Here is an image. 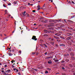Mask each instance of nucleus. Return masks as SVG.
Instances as JSON below:
<instances>
[{"label":"nucleus","instance_id":"9b49d317","mask_svg":"<svg viewBox=\"0 0 75 75\" xmlns=\"http://www.w3.org/2000/svg\"><path fill=\"white\" fill-rule=\"evenodd\" d=\"M60 46H62V47H65V45H64V44H60Z\"/></svg>","mask_w":75,"mask_h":75},{"label":"nucleus","instance_id":"423d86ee","mask_svg":"<svg viewBox=\"0 0 75 75\" xmlns=\"http://www.w3.org/2000/svg\"><path fill=\"white\" fill-rule=\"evenodd\" d=\"M71 38H72V37H68L67 38V40H71Z\"/></svg>","mask_w":75,"mask_h":75},{"label":"nucleus","instance_id":"37998d69","mask_svg":"<svg viewBox=\"0 0 75 75\" xmlns=\"http://www.w3.org/2000/svg\"><path fill=\"white\" fill-rule=\"evenodd\" d=\"M3 6L4 7H6V6H5V5H4V4Z\"/></svg>","mask_w":75,"mask_h":75},{"label":"nucleus","instance_id":"69168bd1","mask_svg":"<svg viewBox=\"0 0 75 75\" xmlns=\"http://www.w3.org/2000/svg\"><path fill=\"white\" fill-rule=\"evenodd\" d=\"M7 75H11V74H9L8 73H7Z\"/></svg>","mask_w":75,"mask_h":75},{"label":"nucleus","instance_id":"7ed1b4c3","mask_svg":"<svg viewBox=\"0 0 75 75\" xmlns=\"http://www.w3.org/2000/svg\"><path fill=\"white\" fill-rule=\"evenodd\" d=\"M56 36H57V37H59L60 35H61V34L59 33H57L56 34H54Z\"/></svg>","mask_w":75,"mask_h":75},{"label":"nucleus","instance_id":"7c9ffc66","mask_svg":"<svg viewBox=\"0 0 75 75\" xmlns=\"http://www.w3.org/2000/svg\"><path fill=\"white\" fill-rule=\"evenodd\" d=\"M41 22H43V23H45V20H42L41 21Z\"/></svg>","mask_w":75,"mask_h":75},{"label":"nucleus","instance_id":"e433bc0d","mask_svg":"<svg viewBox=\"0 0 75 75\" xmlns=\"http://www.w3.org/2000/svg\"><path fill=\"white\" fill-rule=\"evenodd\" d=\"M33 70L35 71H37V69H33Z\"/></svg>","mask_w":75,"mask_h":75},{"label":"nucleus","instance_id":"a19ab883","mask_svg":"<svg viewBox=\"0 0 75 75\" xmlns=\"http://www.w3.org/2000/svg\"><path fill=\"white\" fill-rule=\"evenodd\" d=\"M62 69H65V67H62Z\"/></svg>","mask_w":75,"mask_h":75},{"label":"nucleus","instance_id":"c9c22d12","mask_svg":"<svg viewBox=\"0 0 75 75\" xmlns=\"http://www.w3.org/2000/svg\"><path fill=\"white\" fill-rule=\"evenodd\" d=\"M52 29L51 28H47V30H52Z\"/></svg>","mask_w":75,"mask_h":75},{"label":"nucleus","instance_id":"58836bf2","mask_svg":"<svg viewBox=\"0 0 75 75\" xmlns=\"http://www.w3.org/2000/svg\"><path fill=\"white\" fill-rule=\"evenodd\" d=\"M32 12H33V13H35V10H33Z\"/></svg>","mask_w":75,"mask_h":75},{"label":"nucleus","instance_id":"393cba45","mask_svg":"<svg viewBox=\"0 0 75 75\" xmlns=\"http://www.w3.org/2000/svg\"><path fill=\"white\" fill-rule=\"evenodd\" d=\"M75 17V15H73V16H71V18H74Z\"/></svg>","mask_w":75,"mask_h":75},{"label":"nucleus","instance_id":"39448f33","mask_svg":"<svg viewBox=\"0 0 75 75\" xmlns=\"http://www.w3.org/2000/svg\"><path fill=\"white\" fill-rule=\"evenodd\" d=\"M70 55H72V56H74L75 55V54L73 52H71L70 53Z\"/></svg>","mask_w":75,"mask_h":75},{"label":"nucleus","instance_id":"bf43d9fd","mask_svg":"<svg viewBox=\"0 0 75 75\" xmlns=\"http://www.w3.org/2000/svg\"><path fill=\"white\" fill-rule=\"evenodd\" d=\"M4 70H2L1 71V72H4Z\"/></svg>","mask_w":75,"mask_h":75},{"label":"nucleus","instance_id":"20e7f679","mask_svg":"<svg viewBox=\"0 0 75 75\" xmlns=\"http://www.w3.org/2000/svg\"><path fill=\"white\" fill-rule=\"evenodd\" d=\"M54 38H55V39H56L57 40H59L60 39V38H59V37L56 36H54Z\"/></svg>","mask_w":75,"mask_h":75},{"label":"nucleus","instance_id":"ea45409f","mask_svg":"<svg viewBox=\"0 0 75 75\" xmlns=\"http://www.w3.org/2000/svg\"><path fill=\"white\" fill-rule=\"evenodd\" d=\"M62 75H67V74H65V73H62Z\"/></svg>","mask_w":75,"mask_h":75},{"label":"nucleus","instance_id":"2eb2a0df","mask_svg":"<svg viewBox=\"0 0 75 75\" xmlns=\"http://www.w3.org/2000/svg\"><path fill=\"white\" fill-rule=\"evenodd\" d=\"M48 64H52V62L50 61H48Z\"/></svg>","mask_w":75,"mask_h":75},{"label":"nucleus","instance_id":"cd10ccee","mask_svg":"<svg viewBox=\"0 0 75 75\" xmlns=\"http://www.w3.org/2000/svg\"><path fill=\"white\" fill-rule=\"evenodd\" d=\"M43 18H44L43 17H41L40 18V20H42V19H43Z\"/></svg>","mask_w":75,"mask_h":75},{"label":"nucleus","instance_id":"ddd939ff","mask_svg":"<svg viewBox=\"0 0 75 75\" xmlns=\"http://www.w3.org/2000/svg\"><path fill=\"white\" fill-rule=\"evenodd\" d=\"M50 44H51V45H54V42H50Z\"/></svg>","mask_w":75,"mask_h":75},{"label":"nucleus","instance_id":"1a4fd4ad","mask_svg":"<svg viewBox=\"0 0 75 75\" xmlns=\"http://www.w3.org/2000/svg\"><path fill=\"white\" fill-rule=\"evenodd\" d=\"M71 59L73 60H74V59H75V57H73V56H71Z\"/></svg>","mask_w":75,"mask_h":75},{"label":"nucleus","instance_id":"aec40b11","mask_svg":"<svg viewBox=\"0 0 75 75\" xmlns=\"http://www.w3.org/2000/svg\"><path fill=\"white\" fill-rule=\"evenodd\" d=\"M69 60L68 59H66V61L67 62H69Z\"/></svg>","mask_w":75,"mask_h":75},{"label":"nucleus","instance_id":"4d7b16f0","mask_svg":"<svg viewBox=\"0 0 75 75\" xmlns=\"http://www.w3.org/2000/svg\"><path fill=\"white\" fill-rule=\"evenodd\" d=\"M16 71H17V72H18V69H16Z\"/></svg>","mask_w":75,"mask_h":75},{"label":"nucleus","instance_id":"09e8293b","mask_svg":"<svg viewBox=\"0 0 75 75\" xmlns=\"http://www.w3.org/2000/svg\"><path fill=\"white\" fill-rule=\"evenodd\" d=\"M46 59H49V57H48L47 56L46 57Z\"/></svg>","mask_w":75,"mask_h":75},{"label":"nucleus","instance_id":"338daca9","mask_svg":"<svg viewBox=\"0 0 75 75\" xmlns=\"http://www.w3.org/2000/svg\"><path fill=\"white\" fill-rule=\"evenodd\" d=\"M9 17L11 16V15L9 14Z\"/></svg>","mask_w":75,"mask_h":75},{"label":"nucleus","instance_id":"72a5a7b5","mask_svg":"<svg viewBox=\"0 0 75 75\" xmlns=\"http://www.w3.org/2000/svg\"><path fill=\"white\" fill-rule=\"evenodd\" d=\"M32 54V55H35V52H33Z\"/></svg>","mask_w":75,"mask_h":75},{"label":"nucleus","instance_id":"f257e3e1","mask_svg":"<svg viewBox=\"0 0 75 75\" xmlns=\"http://www.w3.org/2000/svg\"><path fill=\"white\" fill-rule=\"evenodd\" d=\"M31 39L34 40V41H37V38H36L35 36H33Z\"/></svg>","mask_w":75,"mask_h":75},{"label":"nucleus","instance_id":"774afa93","mask_svg":"<svg viewBox=\"0 0 75 75\" xmlns=\"http://www.w3.org/2000/svg\"><path fill=\"white\" fill-rule=\"evenodd\" d=\"M30 6H33V4H30Z\"/></svg>","mask_w":75,"mask_h":75},{"label":"nucleus","instance_id":"864d4df0","mask_svg":"<svg viewBox=\"0 0 75 75\" xmlns=\"http://www.w3.org/2000/svg\"><path fill=\"white\" fill-rule=\"evenodd\" d=\"M7 67V65H5L4 66L5 67Z\"/></svg>","mask_w":75,"mask_h":75},{"label":"nucleus","instance_id":"052dcab7","mask_svg":"<svg viewBox=\"0 0 75 75\" xmlns=\"http://www.w3.org/2000/svg\"><path fill=\"white\" fill-rule=\"evenodd\" d=\"M37 25V24H36V23H34V25Z\"/></svg>","mask_w":75,"mask_h":75},{"label":"nucleus","instance_id":"6e6552de","mask_svg":"<svg viewBox=\"0 0 75 75\" xmlns=\"http://www.w3.org/2000/svg\"><path fill=\"white\" fill-rule=\"evenodd\" d=\"M69 67H71V68L73 67V65H72V64H69Z\"/></svg>","mask_w":75,"mask_h":75},{"label":"nucleus","instance_id":"5fc2aeb1","mask_svg":"<svg viewBox=\"0 0 75 75\" xmlns=\"http://www.w3.org/2000/svg\"><path fill=\"white\" fill-rule=\"evenodd\" d=\"M19 53H21V51H19Z\"/></svg>","mask_w":75,"mask_h":75},{"label":"nucleus","instance_id":"4be33fe9","mask_svg":"<svg viewBox=\"0 0 75 75\" xmlns=\"http://www.w3.org/2000/svg\"><path fill=\"white\" fill-rule=\"evenodd\" d=\"M48 72L46 70L45 71V74H48Z\"/></svg>","mask_w":75,"mask_h":75},{"label":"nucleus","instance_id":"dca6fc26","mask_svg":"<svg viewBox=\"0 0 75 75\" xmlns=\"http://www.w3.org/2000/svg\"><path fill=\"white\" fill-rule=\"evenodd\" d=\"M57 41L58 42H61V40H59V39H57Z\"/></svg>","mask_w":75,"mask_h":75},{"label":"nucleus","instance_id":"0e129e2a","mask_svg":"<svg viewBox=\"0 0 75 75\" xmlns=\"http://www.w3.org/2000/svg\"><path fill=\"white\" fill-rule=\"evenodd\" d=\"M7 0H4V1H5V2H6V1H7Z\"/></svg>","mask_w":75,"mask_h":75},{"label":"nucleus","instance_id":"f704fd0d","mask_svg":"<svg viewBox=\"0 0 75 75\" xmlns=\"http://www.w3.org/2000/svg\"><path fill=\"white\" fill-rule=\"evenodd\" d=\"M69 21L70 22H71V23H73L74 22L73 21H72L71 20H69Z\"/></svg>","mask_w":75,"mask_h":75},{"label":"nucleus","instance_id":"412c9836","mask_svg":"<svg viewBox=\"0 0 75 75\" xmlns=\"http://www.w3.org/2000/svg\"><path fill=\"white\" fill-rule=\"evenodd\" d=\"M26 16V17H30V16L29 15V14H27L25 15Z\"/></svg>","mask_w":75,"mask_h":75},{"label":"nucleus","instance_id":"4c0bfd02","mask_svg":"<svg viewBox=\"0 0 75 75\" xmlns=\"http://www.w3.org/2000/svg\"><path fill=\"white\" fill-rule=\"evenodd\" d=\"M11 3H8V6H11Z\"/></svg>","mask_w":75,"mask_h":75},{"label":"nucleus","instance_id":"6e6d98bb","mask_svg":"<svg viewBox=\"0 0 75 75\" xmlns=\"http://www.w3.org/2000/svg\"><path fill=\"white\" fill-rule=\"evenodd\" d=\"M12 68H14V66L13 65H12Z\"/></svg>","mask_w":75,"mask_h":75},{"label":"nucleus","instance_id":"79ce46f5","mask_svg":"<svg viewBox=\"0 0 75 75\" xmlns=\"http://www.w3.org/2000/svg\"><path fill=\"white\" fill-rule=\"evenodd\" d=\"M47 52H45V55H47Z\"/></svg>","mask_w":75,"mask_h":75},{"label":"nucleus","instance_id":"e2e57ef3","mask_svg":"<svg viewBox=\"0 0 75 75\" xmlns=\"http://www.w3.org/2000/svg\"><path fill=\"white\" fill-rule=\"evenodd\" d=\"M61 20H58L57 21H60Z\"/></svg>","mask_w":75,"mask_h":75},{"label":"nucleus","instance_id":"a878e982","mask_svg":"<svg viewBox=\"0 0 75 75\" xmlns=\"http://www.w3.org/2000/svg\"><path fill=\"white\" fill-rule=\"evenodd\" d=\"M47 69L48 71H51V69L50 68H47Z\"/></svg>","mask_w":75,"mask_h":75},{"label":"nucleus","instance_id":"603ef678","mask_svg":"<svg viewBox=\"0 0 75 75\" xmlns=\"http://www.w3.org/2000/svg\"><path fill=\"white\" fill-rule=\"evenodd\" d=\"M71 2L72 3H73V4H75V3H74V1H71Z\"/></svg>","mask_w":75,"mask_h":75},{"label":"nucleus","instance_id":"c85d7f7f","mask_svg":"<svg viewBox=\"0 0 75 75\" xmlns=\"http://www.w3.org/2000/svg\"><path fill=\"white\" fill-rule=\"evenodd\" d=\"M61 62L62 63H64V62H65V61L64 60H62Z\"/></svg>","mask_w":75,"mask_h":75},{"label":"nucleus","instance_id":"473e14b6","mask_svg":"<svg viewBox=\"0 0 75 75\" xmlns=\"http://www.w3.org/2000/svg\"><path fill=\"white\" fill-rule=\"evenodd\" d=\"M65 55H66V56H69V54H65Z\"/></svg>","mask_w":75,"mask_h":75},{"label":"nucleus","instance_id":"f3484780","mask_svg":"<svg viewBox=\"0 0 75 75\" xmlns=\"http://www.w3.org/2000/svg\"><path fill=\"white\" fill-rule=\"evenodd\" d=\"M8 54H9V56H11L12 55H13V54H11V53H9Z\"/></svg>","mask_w":75,"mask_h":75},{"label":"nucleus","instance_id":"5701e85b","mask_svg":"<svg viewBox=\"0 0 75 75\" xmlns=\"http://www.w3.org/2000/svg\"><path fill=\"white\" fill-rule=\"evenodd\" d=\"M13 3L14 4H17V2L16 1H14L13 2Z\"/></svg>","mask_w":75,"mask_h":75},{"label":"nucleus","instance_id":"13d9d810","mask_svg":"<svg viewBox=\"0 0 75 75\" xmlns=\"http://www.w3.org/2000/svg\"><path fill=\"white\" fill-rule=\"evenodd\" d=\"M13 70H14V71H16V69H13Z\"/></svg>","mask_w":75,"mask_h":75},{"label":"nucleus","instance_id":"0eeeda50","mask_svg":"<svg viewBox=\"0 0 75 75\" xmlns=\"http://www.w3.org/2000/svg\"><path fill=\"white\" fill-rule=\"evenodd\" d=\"M50 23H53V22H54V20H50L49 21Z\"/></svg>","mask_w":75,"mask_h":75},{"label":"nucleus","instance_id":"bb28decb","mask_svg":"<svg viewBox=\"0 0 75 75\" xmlns=\"http://www.w3.org/2000/svg\"><path fill=\"white\" fill-rule=\"evenodd\" d=\"M54 61H55V62H58V61H59L58 60V59H57L56 60H54Z\"/></svg>","mask_w":75,"mask_h":75},{"label":"nucleus","instance_id":"49530a36","mask_svg":"<svg viewBox=\"0 0 75 75\" xmlns=\"http://www.w3.org/2000/svg\"><path fill=\"white\" fill-rule=\"evenodd\" d=\"M50 24H51L52 25H54V24L53 23H50Z\"/></svg>","mask_w":75,"mask_h":75},{"label":"nucleus","instance_id":"9d476101","mask_svg":"<svg viewBox=\"0 0 75 75\" xmlns=\"http://www.w3.org/2000/svg\"><path fill=\"white\" fill-rule=\"evenodd\" d=\"M45 23H47L48 22V20L45 19Z\"/></svg>","mask_w":75,"mask_h":75},{"label":"nucleus","instance_id":"6ab92c4d","mask_svg":"<svg viewBox=\"0 0 75 75\" xmlns=\"http://www.w3.org/2000/svg\"><path fill=\"white\" fill-rule=\"evenodd\" d=\"M7 72L8 73L9 72H11V70L10 69H8L7 70Z\"/></svg>","mask_w":75,"mask_h":75},{"label":"nucleus","instance_id":"a211bd4d","mask_svg":"<svg viewBox=\"0 0 75 75\" xmlns=\"http://www.w3.org/2000/svg\"><path fill=\"white\" fill-rule=\"evenodd\" d=\"M44 36L45 37H48V35L46 34L44 35Z\"/></svg>","mask_w":75,"mask_h":75},{"label":"nucleus","instance_id":"c03bdc74","mask_svg":"<svg viewBox=\"0 0 75 75\" xmlns=\"http://www.w3.org/2000/svg\"><path fill=\"white\" fill-rule=\"evenodd\" d=\"M11 51H12V52H14V49L12 50Z\"/></svg>","mask_w":75,"mask_h":75},{"label":"nucleus","instance_id":"b1692460","mask_svg":"<svg viewBox=\"0 0 75 75\" xmlns=\"http://www.w3.org/2000/svg\"><path fill=\"white\" fill-rule=\"evenodd\" d=\"M26 13V11H24V12L23 13V15H25V14Z\"/></svg>","mask_w":75,"mask_h":75},{"label":"nucleus","instance_id":"f03ea898","mask_svg":"<svg viewBox=\"0 0 75 75\" xmlns=\"http://www.w3.org/2000/svg\"><path fill=\"white\" fill-rule=\"evenodd\" d=\"M44 32L45 34H49L51 32V31H49L48 30H44Z\"/></svg>","mask_w":75,"mask_h":75},{"label":"nucleus","instance_id":"8fccbe9b","mask_svg":"<svg viewBox=\"0 0 75 75\" xmlns=\"http://www.w3.org/2000/svg\"><path fill=\"white\" fill-rule=\"evenodd\" d=\"M18 74L19 75H21V74L20 73V72H18Z\"/></svg>","mask_w":75,"mask_h":75},{"label":"nucleus","instance_id":"de8ad7c7","mask_svg":"<svg viewBox=\"0 0 75 75\" xmlns=\"http://www.w3.org/2000/svg\"><path fill=\"white\" fill-rule=\"evenodd\" d=\"M57 47H58V45L57 44H56L55 45Z\"/></svg>","mask_w":75,"mask_h":75},{"label":"nucleus","instance_id":"a18cd8bd","mask_svg":"<svg viewBox=\"0 0 75 75\" xmlns=\"http://www.w3.org/2000/svg\"><path fill=\"white\" fill-rule=\"evenodd\" d=\"M37 7L38 8H40V6L39 5H38V6H37Z\"/></svg>","mask_w":75,"mask_h":75},{"label":"nucleus","instance_id":"2f4dec72","mask_svg":"<svg viewBox=\"0 0 75 75\" xmlns=\"http://www.w3.org/2000/svg\"><path fill=\"white\" fill-rule=\"evenodd\" d=\"M13 61H14V62H15V61L14 60H12L11 61V62H12V63H13Z\"/></svg>","mask_w":75,"mask_h":75},{"label":"nucleus","instance_id":"3c124183","mask_svg":"<svg viewBox=\"0 0 75 75\" xmlns=\"http://www.w3.org/2000/svg\"><path fill=\"white\" fill-rule=\"evenodd\" d=\"M68 3H70V4H71V2L70 1H69L68 2Z\"/></svg>","mask_w":75,"mask_h":75},{"label":"nucleus","instance_id":"f8f14e48","mask_svg":"<svg viewBox=\"0 0 75 75\" xmlns=\"http://www.w3.org/2000/svg\"><path fill=\"white\" fill-rule=\"evenodd\" d=\"M71 72H75V69H72L71 70Z\"/></svg>","mask_w":75,"mask_h":75},{"label":"nucleus","instance_id":"c756f323","mask_svg":"<svg viewBox=\"0 0 75 75\" xmlns=\"http://www.w3.org/2000/svg\"><path fill=\"white\" fill-rule=\"evenodd\" d=\"M73 67H74V68L75 67V63H74L73 64Z\"/></svg>","mask_w":75,"mask_h":75},{"label":"nucleus","instance_id":"4468645a","mask_svg":"<svg viewBox=\"0 0 75 75\" xmlns=\"http://www.w3.org/2000/svg\"><path fill=\"white\" fill-rule=\"evenodd\" d=\"M43 45H45V47H46V48H48V46L46 44H43Z\"/></svg>","mask_w":75,"mask_h":75},{"label":"nucleus","instance_id":"680f3d73","mask_svg":"<svg viewBox=\"0 0 75 75\" xmlns=\"http://www.w3.org/2000/svg\"><path fill=\"white\" fill-rule=\"evenodd\" d=\"M7 10H6L5 11V12H7Z\"/></svg>","mask_w":75,"mask_h":75}]
</instances>
